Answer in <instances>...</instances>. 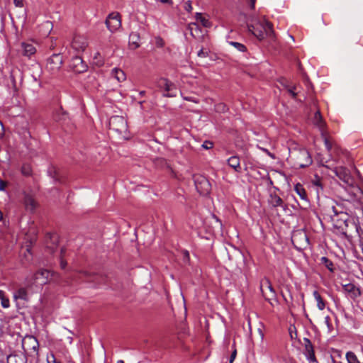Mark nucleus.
Returning a JSON list of instances; mask_svg holds the SVG:
<instances>
[{
  "label": "nucleus",
  "mask_w": 363,
  "mask_h": 363,
  "mask_svg": "<svg viewBox=\"0 0 363 363\" xmlns=\"http://www.w3.org/2000/svg\"><path fill=\"white\" fill-rule=\"evenodd\" d=\"M333 171L341 181L351 187L350 199L359 203L363 211V191L359 187L354 186V180L349 169L343 167H335Z\"/></svg>",
  "instance_id": "1"
},
{
  "label": "nucleus",
  "mask_w": 363,
  "mask_h": 363,
  "mask_svg": "<svg viewBox=\"0 0 363 363\" xmlns=\"http://www.w3.org/2000/svg\"><path fill=\"white\" fill-rule=\"evenodd\" d=\"M294 167L304 168L312 164V158L308 151L303 147L290 149L289 159Z\"/></svg>",
  "instance_id": "2"
},
{
  "label": "nucleus",
  "mask_w": 363,
  "mask_h": 363,
  "mask_svg": "<svg viewBox=\"0 0 363 363\" xmlns=\"http://www.w3.org/2000/svg\"><path fill=\"white\" fill-rule=\"evenodd\" d=\"M55 276H57V274L55 272L41 269L36 272L31 277L27 278V286L33 287L34 285L42 286L54 279Z\"/></svg>",
  "instance_id": "3"
},
{
  "label": "nucleus",
  "mask_w": 363,
  "mask_h": 363,
  "mask_svg": "<svg viewBox=\"0 0 363 363\" xmlns=\"http://www.w3.org/2000/svg\"><path fill=\"white\" fill-rule=\"evenodd\" d=\"M248 30L259 40H262L265 36H271L273 34L272 24L267 21L257 22L255 25H248Z\"/></svg>",
  "instance_id": "4"
},
{
  "label": "nucleus",
  "mask_w": 363,
  "mask_h": 363,
  "mask_svg": "<svg viewBox=\"0 0 363 363\" xmlns=\"http://www.w3.org/2000/svg\"><path fill=\"white\" fill-rule=\"evenodd\" d=\"M109 129L112 130L118 135L123 137L125 136L128 132L127 121L123 116H111L108 121Z\"/></svg>",
  "instance_id": "5"
},
{
  "label": "nucleus",
  "mask_w": 363,
  "mask_h": 363,
  "mask_svg": "<svg viewBox=\"0 0 363 363\" xmlns=\"http://www.w3.org/2000/svg\"><path fill=\"white\" fill-rule=\"evenodd\" d=\"M157 86L163 92L164 97H174L177 96L176 85L166 78H160L157 81Z\"/></svg>",
  "instance_id": "6"
},
{
  "label": "nucleus",
  "mask_w": 363,
  "mask_h": 363,
  "mask_svg": "<svg viewBox=\"0 0 363 363\" xmlns=\"http://www.w3.org/2000/svg\"><path fill=\"white\" fill-rule=\"evenodd\" d=\"M194 182L197 191L203 196L208 195L211 190V185L208 179L201 174L194 175Z\"/></svg>",
  "instance_id": "7"
},
{
  "label": "nucleus",
  "mask_w": 363,
  "mask_h": 363,
  "mask_svg": "<svg viewBox=\"0 0 363 363\" xmlns=\"http://www.w3.org/2000/svg\"><path fill=\"white\" fill-rule=\"evenodd\" d=\"M22 347L24 351L32 354L34 353L36 356L38 354L39 343L33 336L26 337L22 342Z\"/></svg>",
  "instance_id": "8"
},
{
  "label": "nucleus",
  "mask_w": 363,
  "mask_h": 363,
  "mask_svg": "<svg viewBox=\"0 0 363 363\" xmlns=\"http://www.w3.org/2000/svg\"><path fill=\"white\" fill-rule=\"evenodd\" d=\"M260 290L262 296L266 301H269L275 298L276 292L272 287L270 281L268 279H264L260 282Z\"/></svg>",
  "instance_id": "9"
},
{
  "label": "nucleus",
  "mask_w": 363,
  "mask_h": 363,
  "mask_svg": "<svg viewBox=\"0 0 363 363\" xmlns=\"http://www.w3.org/2000/svg\"><path fill=\"white\" fill-rule=\"evenodd\" d=\"M62 65V57L60 54H53L47 60L46 69L51 73L57 72Z\"/></svg>",
  "instance_id": "10"
},
{
  "label": "nucleus",
  "mask_w": 363,
  "mask_h": 363,
  "mask_svg": "<svg viewBox=\"0 0 363 363\" xmlns=\"http://www.w3.org/2000/svg\"><path fill=\"white\" fill-rule=\"evenodd\" d=\"M108 29L113 33L121 26V16L118 13H111L106 20Z\"/></svg>",
  "instance_id": "11"
},
{
  "label": "nucleus",
  "mask_w": 363,
  "mask_h": 363,
  "mask_svg": "<svg viewBox=\"0 0 363 363\" xmlns=\"http://www.w3.org/2000/svg\"><path fill=\"white\" fill-rule=\"evenodd\" d=\"M78 279H82L84 281L93 282L101 284V280H104V278L99 274H92L87 271H79L78 272Z\"/></svg>",
  "instance_id": "12"
},
{
  "label": "nucleus",
  "mask_w": 363,
  "mask_h": 363,
  "mask_svg": "<svg viewBox=\"0 0 363 363\" xmlns=\"http://www.w3.org/2000/svg\"><path fill=\"white\" fill-rule=\"evenodd\" d=\"M303 342H304V352L303 353H304L306 359L310 362L318 363L317 359L315 355L313 346L312 345L311 341L308 338L304 337Z\"/></svg>",
  "instance_id": "13"
},
{
  "label": "nucleus",
  "mask_w": 363,
  "mask_h": 363,
  "mask_svg": "<svg viewBox=\"0 0 363 363\" xmlns=\"http://www.w3.org/2000/svg\"><path fill=\"white\" fill-rule=\"evenodd\" d=\"M88 45L87 39L84 35H75L72 42V47L77 52L84 51Z\"/></svg>",
  "instance_id": "14"
},
{
  "label": "nucleus",
  "mask_w": 363,
  "mask_h": 363,
  "mask_svg": "<svg viewBox=\"0 0 363 363\" xmlns=\"http://www.w3.org/2000/svg\"><path fill=\"white\" fill-rule=\"evenodd\" d=\"M23 203L26 210L30 212H34L38 206V203L35 201L34 196L27 192H23Z\"/></svg>",
  "instance_id": "15"
},
{
  "label": "nucleus",
  "mask_w": 363,
  "mask_h": 363,
  "mask_svg": "<svg viewBox=\"0 0 363 363\" xmlns=\"http://www.w3.org/2000/svg\"><path fill=\"white\" fill-rule=\"evenodd\" d=\"M70 67L74 72L82 73L87 69V65L84 63L82 58L79 56L72 57L70 62Z\"/></svg>",
  "instance_id": "16"
},
{
  "label": "nucleus",
  "mask_w": 363,
  "mask_h": 363,
  "mask_svg": "<svg viewBox=\"0 0 363 363\" xmlns=\"http://www.w3.org/2000/svg\"><path fill=\"white\" fill-rule=\"evenodd\" d=\"M345 292L350 294V297L353 299L357 298L361 295L360 289L353 284H347L342 286Z\"/></svg>",
  "instance_id": "17"
},
{
  "label": "nucleus",
  "mask_w": 363,
  "mask_h": 363,
  "mask_svg": "<svg viewBox=\"0 0 363 363\" xmlns=\"http://www.w3.org/2000/svg\"><path fill=\"white\" fill-rule=\"evenodd\" d=\"M30 287L27 286V283L26 284V287H21L19 288L14 294H13V298L14 300H23L26 301H28L29 300L28 293V289H30Z\"/></svg>",
  "instance_id": "18"
},
{
  "label": "nucleus",
  "mask_w": 363,
  "mask_h": 363,
  "mask_svg": "<svg viewBox=\"0 0 363 363\" xmlns=\"http://www.w3.org/2000/svg\"><path fill=\"white\" fill-rule=\"evenodd\" d=\"M23 55L26 57H30L36 52V48L33 43H22Z\"/></svg>",
  "instance_id": "19"
},
{
  "label": "nucleus",
  "mask_w": 363,
  "mask_h": 363,
  "mask_svg": "<svg viewBox=\"0 0 363 363\" xmlns=\"http://www.w3.org/2000/svg\"><path fill=\"white\" fill-rule=\"evenodd\" d=\"M294 191L299 196L300 199L303 201L305 204L308 203V199L306 191L301 184L298 183L295 185Z\"/></svg>",
  "instance_id": "20"
},
{
  "label": "nucleus",
  "mask_w": 363,
  "mask_h": 363,
  "mask_svg": "<svg viewBox=\"0 0 363 363\" xmlns=\"http://www.w3.org/2000/svg\"><path fill=\"white\" fill-rule=\"evenodd\" d=\"M190 34L194 38H199L202 35V29L197 23H191L188 26Z\"/></svg>",
  "instance_id": "21"
},
{
  "label": "nucleus",
  "mask_w": 363,
  "mask_h": 363,
  "mask_svg": "<svg viewBox=\"0 0 363 363\" xmlns=\"http://www.w3.org/2000/svg\"><path fill=\"white\" fill-rule=\"evenodd\" d=\"M269 204L273 207H282L284 209L286 208L284 204L283 200L277 194H271L269 199Z\"/></svg>",
  "instance_id": "22"
},
{
  "label": "nucleus",
  "mask_w": 363,
  "mask_h": 363,
  "mask_svg": "<svg viewBox=\"0 0 363 363\" xmlns=\"http://www.w3.org/2000/svg\"><path fill=\"white\" fill-rule=\"evenodd\" d=\"M8 363H26L27 359L23 354H12L7 358Z\"/></svg>",
  "instance_id": "23"
},
{
  "label": "nucleus",
  "mask_w": 363,
  "mask_h": 363,
  "mask_svg": "<svg viewBox=\"0 0 363 363\" xmlns=\"http://www.w3.org/2000/svg\"><path fill=\"white\" fill-rule=\"evenodd\" d=\"M140 35L137 32H132L129 35V45L133 49L140 47Z\"/></svg>",
  "instance_id": "24"
},
{
  "label": "nucleus",
  "mask_w": 363,
  "mask_h": 363,
  "mask_svg": "<svg viewBox=\"0 0 363 363\" xmlns=\"http://www.w3.org/2000/svg\"><path fill=\"white\" fill-rule=\"evenodd\" d=\"M228 164L234 169L237 172H241V167L240 164V158L237 156H232L228 160Z\"/></svg>",
  "instance_id": "25"
},
{
  "label": "nucleus",
  "mask_w": 363,
  "mask_h": 363,
  "mask_svg": "<svg viewBox=\"0 0 363 363\" xmlns=\"http://www.w3.org/2000/svg\"><path fill=\"white\" fill-rule=\"evenodd\" d=\"M111 75L119 82H123L126 79L125 72L119 68H113L111 71Z\"/></svg>",
  "instance_id": "26"
},
{
  "label": "nucleus",
  "mask_w": 363,
  "mask_h": 363,
  "mask_svg": "<svg viewBox=\"0 0 363 363\" xmlns=\"http://www.w3.org/2000/svg\"><path fill=\"white\" fill-rule=\"evenodd\" d=\"M314 121L315 123L318 128L320 129V130L323 132L325 125V122L323 121L322 116L320 114V112L319 111H317L314 116Z\"/></svg>",
  "instance_id": "27"
},
{
  "label": "nucleus",
  "mask_w": 363,
  "mask_h": 363,
  "mask_svg": "<svg viewBox=\"0 0 363 363\" xmlns=\"http://www.w3.org/2000/svg\"><path fill=\"white\" fill-rule=\"evenodd\" d=\"M313 294L315 299L317 301L318 308L320 311H323L325 307V303L323 301V298L321 297V296L320 295V294L318 293V291H314Z\"/></svg>",
  "instance_id": "28"
},
{
  "label": "nucleus",
  "mask_w": 363,
  "mask_h": 363,
  "mask_svg": "<svg viewBox=\"0 0 363 363\" xmlns=\"http://www.w3.org/2000/svg\"><path fill=\"white\" fill-rule=\"evenodd\" d=\"M298 239L303 240L306 243L308 242V239L306 236V234L304 232L298 231L295 233L291 238V241L293 244L295 245Z\"/></svg>",
  "instance_id": "29"
},
{
  "label": "nucleus",
  "mask_w": 363,
  "mask_h": 363,
  "mask_svg": "<svg viewBox=\"0 0 363 363\" xmlns=\"http://www.w3.org/2000/svg\"><path fill=\"white\" fill-rule=\"evenodd\" d=\"M67 116V113L65 111L62 109H59L55 113L53 118L55 121L61 122L66 120Z\"/></svg>",
  "instance_id": "30"
},
{
  "label": "nucleus",
  "mask_w": 363,
  "mask_h": 363,
  "mask_svg": "<svg viewBox=\"0 0 363 363\" xmlns=\"http://www.w3.org/2000/svg\"><path fill=\"white\" fill-rule=\"evenodd\" d=\"M196 19L199 21L203 27L208 28L211 26V22L204 18L201 13H196Z\"/></svg>",
  "instance_id": "31"
},
{
  "label": "nucleus",
  "mask_w": 363,
  "mask_h": 363,
  "mask_svg": "<svg viewBox=\"0 0 363 363\" xmlns=\"http://www.w3.org/2000/svg\"><path fill=\"white\" fill-rule=\"evenodd\" d=\"M0 300L1 305L3 308H7L10 306L9 299L6 296V294L4 291L0 290Z\"/></svg>",
  "instance_id": "32"
},
{
  "label": "nucleus",
  "mask_w": 363,
  "mask_h": 363,
  "mask_svg": "<svg viewBox=\"0 0 363 363\" xmlns=\"http://www.w3.org/2000/svg\"><path fill=\"white\" fill-rule=\"evenodd\" d=\"M321 263L323 264L330 272H333V263L326 257H322Z\"/></svg>",
  "instance_id": "33"
},
{
  "label": "nucleus",
  "mask_w": 363,
  "mask_h": 363,
  "mask_svg": "<svg viewBox=\"0 0 363 363\" xmlns=\"http://www.w3.org/2000/svg\"><path fill=\"white\" fill-rule=\"evenodd\" d=\"M346 359L348 363H356L357 361H358L356 354L351 351H349L346 353Z\"/></svg>",
  "instance_id": "34"
},
{
  "label": "nucleus",
  "mask_w": 363,
  "mask_h": 363,
  "mask_svg": "<svg viewBox=\"0 0 363 363\" xmlns=\"http://www.w3.org/2000/svg\"><path fill=\"white\" fill-rule=\"evenodd\" d=\"M340 148L337 145H335L333 150L331 152H330V160L336 161L337 160V156L340 154Z\"/></svg>",
  "instance_id": "35"
},
{
  "label": "nucleus",
  "mask_w": 363,
  "mask_h": 363,
  "mask_svg": "<svg viewBox=\"0 0 363 363\" xmlns=\"http://www.w3.org/2000/svg\"><path fill=\"white\" fill-rule=\"evenodd\" d=\"M228 43L235 48L240 52H245L247 50L246 47L240 43L229 41Z\"/></svg>",
  "instance_id": "36"
},
{
  "label": "nucleus",
  "mask_w": 363,
  "mask_h": 363,
  "mask_svg": "<svg viewBox=\"0 0 363 363\" xmlns=\"http://www.w3.org/2000/svg\"><path fill=\"white\" fill-rule=\"evenodd\" d=\"M324 143H325V147L329 153L332 152L335 145H336L335 144H333L332 142H330L329 138H328L325 136H324Z\"/></svg>",
  "instance_id": "37"
},
{
  "label": "nucleus",
  "mask_w": 363,
  "mask_h": 363,
  "mask_svg": "<svg viewBox=\"0 0 363 363\" xmlns=\"http://www.w3.org/2000/svg\"><path fill=\"white\" fill-rule=\"evenodd\" d=\"M22 174L25 176H29L31 174V169L29 165L24 164L21 168Z\"/></svg>",
  "instance_id": "38"
},
{
  "label": "nucleus",
  "mask_w": 363,
  "mask_h": 363,
  "mask_svg": "<svg viewBox=\"0 0 363 363\" xmlns=\"http://www.w3.org/2000/svg\"><path fill=\"white\" fill-rule=\"evenodd\" d=\"M356 230L359 235V245H363V230H361L359 226H356Z\"/></svg>",
  "instance_id": "39"
},
{
  "label": "nucleus",
  "mask_w": 363,
  "mask_h": 363,
  "mask_svg": "<svg viewBox=\"0 0 363 363\" xmlns=\"http://www.w3.org/2000/svg\"><path fill=\"white\" fill-rule=\"evenodd\" d=\"M201 146L203 149L210 150L213 147V144L209 140H206L203 142Z\"/></svg>",
  "instance_id": "40"
},
{
  "label": "nucleus",
  "mask_w": 363,
  "mask_h": 363,
  "mask_svg": "<svg viewBox=\"0 0 363 363\" xmlns=\"http://www.w3.org/2000/svg\"><path fill=\"white\" fill-rule=\"evenodd\" d=\"M65 253V250L62 248L61 249V260H60V267L64 269L67 266V262L63 259V256Z\"/></svg>",
  "instance_id": "41"
},
{
  "label": "nucleus",
  "mask_w": 363,
  "mask_h": 363,
  "mask_svg": "<svg viewBox=\"0 0 363 363\" xmlns=\"http://www.w3.org/2000/svg\"><path fill=\"white\" fill-rule=\"evenodd\" d=\"M198 57H208V52H204L203 49L201 48L197 53Z\"/></svg>",
  "instance_id": "42"
},
{
  "label": "nucleus",
  "mask_w": 363,
  "mask_h": 363,
  "mask_svg": "<svg viewBox=\"0 0 363 363\" xmlns=\"http://www.w3.org/2000/svg\"><path fill=\"white\" fill-rule=\"evenodd\" d=\"M13 3L17 7H23V0H13Z\"/></svg>",
  "instance_id": "43"
},
{
  "label": "nucleus",
  "mask_w": 363,
  "mask_h": 363,
  "mask_svg": "<svg viewBox=\"0 0 363 363\" xmlns=\"http://www.w3.org/2000/svg\"><path fill=\"white\" fill-rule=\"evenodd\" d=\"M185 9H186L187 11H189V12L191 11V10H192V6H191V1H188L187 2H186V4H185Z\"/></svg>",
  "instance_id": "44"
},
{
  "label": "nucleus",
  "mask_w": 363,
  "mask_h": 363,
  "mask_svg": "<svg viewBox=\"0 0 363 363\" xmlns=\"http://www.w3.org/2000/svg\"><path fill=\"white\" fill-rule=\"evenodd\" d=\"M236 355H237V350L235 349L231 353V355L230 357V363H233V362L234 361V359L236 357Z\"/></svg>",
  "instance_id": "45"
},
{
  "label": "nucleus",
  "mask_w": 363,
  "mask_h": 363,
  "mask_svg": "<svg viewBox=\"0 0 363 363\" xmlns=\"http://www.w3.org/2000/svg\"><path fill=\"white\" fill-rule=\"evenodd\" d=\"M216 108L224 112L226 110V106L225 104H219L217 105Z\"/></svg>",
  "instance_id": "46"
},
{
  "label": "nucleus",
  "mask_w": 363,
  "mask_h": 363,
  "mask_svg": "<svg viewBox=\"0 0 363 363\" xmlns=\"http://www.w3.org/2000/svg\"><path fill=\"white\" fill-rule=\"evenodd\" d=\"M6 186V183L3 180L0 179V191H4Z\"/></svg>",
  "instance_id": "47"
},
{
  "label": "nucleus",
  "mask_w": 363,
  "mask_h": 363,
  "mask_svg": "<svg viewBox=\"0 0 363 363\" xmlns=\"http://www.w3.org/2000/svg\"><path fill=\"white\" fill-rule=\"evenodd\" d=\"M294 89H295V87L289 88L288 89V91L291 94V95L292 96L293 98H296V93H295L294 91Z\"/></svg>",
  "instance_id": "48"
},
{
  "label": "nucleus",
  "mask_w": 363,
  "mask_h": 363,
  "mask_svg": "<svg viewBox=\"0 0 363 363\" xmlns=\"http://www.w3.org/2000/svg\"><path fill=\"white\" fill-rule=\"evenodd\" d=\"M330 317H329V316H326V317L325 318V323H326V325H327V326H328V328H330Z\"/></svg>",
  "instance_id": "49"
},
{
  "label": "nucleus",
  "mask_w": 363,
  "mask_h": 363,
  "mask_svg": "<svg viewBox=\"0 0 363 363\" xmlns=\"http://www.w3.org/2000/svg\"><path fill=\"white\" fill-rule=\"evenodd\" d=\"M247 1L250 3L251 9H253L255 8V4L256 0H247Z\"/></svg>",
  "instance_id": "50"
},
{
  "label": "nucleus",
  "mask_w": 363,
  "mask_h": 363,
  "mask_svg": "<svg viewBox=\"0 0 363 363\" xmlns=\"http://www.w3.org/2000/svg\"><path fill=\"white\" fill-rule=\"evenodd\" d=\"M51 358L52 359V363H61V362H60V361H58V360L55 357V356H54V355H52V356H51Z\"/></svg>",
  "instance_id": "51"
},
{
  "label": "nucleus",
  "mask_w": 363,
  "mask_h": 363,
  "mask_svg": "<svg viewBox=\"0 0 363 363\" xmlns=\"http://www.w3.org/2000/svg\"><path fill=\"white\" fill-rule=\"evenodd\" d=\"M315 185L318 186H320V188H322V186L320 184V181L319 179H318L316 182H314Z\"/></svg>",
  "instance_id": "52"
},
{
  "label": "nucleus",
  "mask_w": 363,
  "mask_h": 363,
  "mask_svg": "<svg viewBox=\"0 0 363 363\" xmlns=\"http://www.w3.org/2000/svg\"><path fill=\"white\" fill-rule=\"evenodd\" d=\"M3 130H4L3 124H2L1 121H0V135H1L3 133Z\"/></svg>",
  "instance_id": "53"
},
{
  "label": "nucleus",
  "mask_w": 363,
  "mask_h": 363,
  "mask_svg": "<svg viewBox=\"0 0 363 363\" xmlns=\"http://www.w3.org/2000/svg\"><path fill=\"white\" fill-rule=\"evenodd\" d=\"M213 217L216 219V222H218L220 224V225L221 226V223H220V220L215 215H213Z\"/></svg>",
  "instance_id": "54"
},
{
  "label": "nucleus",
  "mask_w": 363,
  "mask_h": 363,
  "mask_svg": "<svg viewBox=\"0 0 363 363\" xmlns=\"http://www.w3.org/2000/svg\"><path fill=\"white\" fill-rule=\"evenodd\" d=\"M162 3H170L172 2L171 0H160Z\"/></svg>",
  "instance_id": "55"
},
{
  "label": "nucleus",
  "mask_w": 363,
  "mask_h": 363,
  "mask_svg": "<svg viewBox=\"0 0 363 363\" xmlns=\"http://www.w3.org/2000/svg\"><path fill=\"white\" fill-rule=\"evenodd\" d=\"M264 151L267 153V155L271 156L272 158L274 157V156L267 150H264Z\"/></svg>",
  "instance_id": "56"
},
{
  "label": "nucleus",
  "mask_w": 363,
  "mask_h": 363,
  "mask_svg": "<svg viewBox=\"0 0 363 363\" xmlns=\"http://www.w3.org/2000/svg\"><path fill=\"white\" fill-rule=\"evenodd\" d=\"M3 220V213L2 212L0 211V220Z\"/></svg>",
  "instance_id": "57"
},
{
  "label": "nucleus",
  "mask_w": 363,
  "mask_h": 363,
  "mask_svg": "<svg viewBox=\"0 0 363 363\" xmlns=\"http://www.w3.org/2000/svg\"><path fill=\"white\" fill-rule=\"evenodd\" d=\"M184 255L187 257H189V256L188 251H185Z\"/></svg>",
  "instance_id": "58"
},
{
  "label": "nucleus",
  "mask_w": 363,
  "mask_h": 363,
  "mask_svg": "<svg viewBox=\"0 0 363 363\" xmlns=\"http://www.w3.org/2000/svg\"><path fill=\"white\" fill-rule=\"evenodd\" d=\"M289 37L291 39L292 41H294V36L291 35H289Z\"/></svg>",
  "instance_id": "59"
},
{
  "label": "nucleus",
  "mask_w": 363,
  "mask_h": 363,
  "mask_svg": "<svg viewBox=\"0 0 363 363\" xmlns=\"http://www.w3.org/2000/svg\"><path fill=\"white\" fill-rule=\"evenodd\" d=\"M184 99L186 101H191L190 98H189V97H185Z\"/></svg>",
  "instance_id": "60"
},
{
  "label": "nucleus",
  "mask_w": 363,
  "mask_h": 363,
  "mask_svg": "<svg viewBox=\"0 0 363 363\" xmlns=\"http://www.w3.org/2000/svg\"><path fill=\"white\" fill-rule=\"evenodd\" d=\"M117 363H124V362L123 360H118Z\"/></svg>",
  "instance_id": "61"
},
{
  "label": "nucleus",
  "mask_w": 363,
  "mask_h": 363,
  "mask_svg": "<svg viewBox=\"0 0 363 363\" xmlns=\"http://www.w3.org/2000/svg\"><path fill=\"white\" fill-rule=\"evenodd\" d=\"M269 301V303L272 306H273V305H274V303H272V302L271 301V300H269V301Z\"/></svg>",
  "instance_id": "62"
},
{
  "label": "nucleus",
  "mask_w": 363,
  "mask_h": 363,
  "mask_svg": "<svg viewBox=\"0 0 363 363\" xmlns=\"http://www.w3.org/2000/svg\"><path fill=\"white\" fill-rule=\"evenodd\" d=\"M144 94H145V91H140V95H143Z\"/></svg>",
  "instance_id": "63"
},
{
  "label": "nucleus",
  "mask_w": 363,
  "mask_h": 363,
  "mask_svg": "<svg viewBox=\"0 0 363 363\" xmlns=\"http://www.w3.org/2000/svg\"><path fill=\"white\" fill-rule=\"evenodd\" d=\"M283 297H284V301H285L286 302H287V300H286V298L284 297V295H283Z\"/></svg>",
  "instance_id": "64"
}]
</instances>
